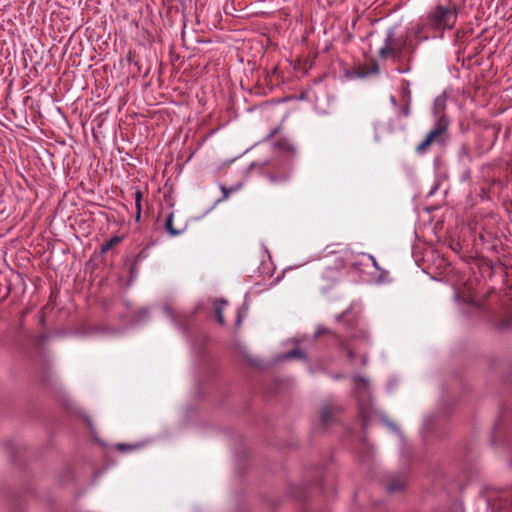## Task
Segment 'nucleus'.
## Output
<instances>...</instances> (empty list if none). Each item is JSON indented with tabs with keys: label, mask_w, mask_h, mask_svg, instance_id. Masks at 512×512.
I'll use <instances>...</instances> for the list:
<instances>
[{
	"label": "nucleus",
	"mask_w": 512,
	"mask_h": 512,
	"mask_svg": "<svg viewBox=\"0 0 512 512\" xmlns=\"http://www.w3.org/2000/svg\"><path fill=\"white\" fill-rule=\"evenodd\" d=\"M410 40L408 37L396 38L393 29H390L384 39V45L378 50V56L382 60L391 58L396 64V70L401 73L411 71V61L413 50L405 58L404 52L409 48Z\"/></svg>",
	"instance_id": "f257e3e1"
},
{
	"label": "nucleus",
	"mask_w": 512,
	"mask_h": 512,
	"mask_svg": "<svg viewBox=\"0 0 512 512\" xmlns=\"http://www.w3.org/2000/svg\"><path fill=\"white\" fill-rule=\"evenodd\" d=\"M458 17V6L448 0L435 5L426 16V27L443 32L454 28Z\"/></svg>",
	"instance_id": "f03ea898"
},
{
	"label": "nucleus",
	"mask_w": 512,
	"mask_h": 512,
	"mask_svg": "<svg viewBox=\"0 0 512 512\" xmlns=\"http://www.w3.org/2000/svg\"><path fill=\"white\" fill-rule=\"evenodd\" d=\"M444 102L441 99H436L434 105V113L436 117L433 128L426 135L424 140L416 147L418 154H424L432 144L443 145L447 138V130L449 127V120L443 113Z\"/></svg>",
	"instance_id": "7ed1b4c3"
},
{
	"label": "nucleus",
	"mask_w": 512,
	"mask_h": 512,
	"mask_svg": "<svg viewBox=\"0 0 512 512\" xmlns=\"http://www.w3.org/2000/svg\"><path fill=\"white\" fill-rule=\"evenodd\" d=\"M355 390L358 395L368 393L369 383L366 379L362 377H356L354 379Z\"/></svg>",
	"instance_id": "20e7f679"
},
{
	"label": "nucleus",
	"mask_w": 512,
	"mask_h": 512,
	"mask_svg": "<svg viewBox=\"0 0 512 512\" xmlns=\"http://www.w3.org/2000/svg\"><path fill=\"white\" fill-rule=\"evenodd\" d=\"M173 212H171L167 218H166V221H165V228H166V231L171 235V236H177V235H180L183 231V229H176L173 225Z\"/></svg>",
	"instance_id": "39448f33"
},
{
	"label": "nucleus",
	"mask_w": 512,
	"mask_h": 512,
	"mask_svg": "<svg viewBox=\"0 0 512 512\" xmlns=\"http://www.w3.org/2000/svg\"><path fill=\"white\" fill-rule=\"evenodd\" d=\"M241 187H242L241 183H238L235 186H232L230 188H227L224 185H220V189H221L223 195L220 199L217 200V203L227 200L231 193H234V192L240 190Z\"/></svg>",
	"instance_id": "423d86ee"
},
{
	"label": "nucleus",
	"mask_w": 512,
	"mask_h": 512,
	"mask_svg": "<svg viewBox=\"0 0 512 512\" xmlns=\"http://www.w3.org/2000/svg\"><path fill=\"white\" fill-rule=\"evenodd\" d=\"M226 305H227V301H225V300H217L214 303V310H215V314H216V317H217V321L221 325L225 324V320H224L223 315H222V310H223V308Z\"/></svg>",
	"instance_id": "0eeeda50"
},
{
	"label": "nucleus",
	"mask_w": 512,
	"mask_h": 512,
	"mask_svg": "<svg viewBox=\"0 0 512 512\" xmlns=\"http://www.w3.org/2000/svg\"><path fill=\"white\" fill-rule=\"evenodd\" d=\"M142 197H143V193L140 190H137L134 193L135 208H136V215H135L136 221H139L141 218Z\"/></svg>",
	"instance_id": "6e6552de"
},
{
	"label": "nucleus",
	"mask_w": 512,
	"mask_h": 512,
	"mask_svg": "<svg viewBox=\"0 0 512 512\" xmlns=\"http://www.w3.org/2000/svg\"><path fill=\"white\" fill-rule=\"evenodd\" d=\"M404 487V481L402 479H392L389 481L387 485V489L389 492H398L402 490Z\"/></svg>",
	"instance_id": "1a4fd4ad"
},
{
	"label": "nucleus",
	"mask_w": 512,
	"mask_h": 512,
	"mask_svg": "<svg viewBox=\"0 0 512 512\" xmlns=\"http://www.w3.org/2000/svg\"><path fill=\"white\" fill-rule=\"evenodd\" d=\"M459 158L463 162L470 163L472 161V155H471L470 148L468 147V145L463 144L461 146L460 151H459Z\"/></svg>",
	"instance_id": "9d476101"
},
{
	"label": "nucleus",
	"mask_w": 512,
	"mask_h": 512,
	"mask_svg": "<svg viewBox=\"0 0 512 512\" xmlns=\"http://www.w3.org/2000/svg\"><path fill=\"white\" fill-rule=\"evenodd\" d=\"M121 237L114 236L110 240H108L105 244H103L101 251L103 253L108 252L110 249H112L114 246L118 245L121 242Z\"/></svg>",
	"instance_id": "9b49d317"
},
{
	"label": "nucleus",
	"mask_w": 512,
	"mask_h": 512,
	"mask_svg": "<svg viewBox=\"0 0 512 512\" xmlns=\"http://www.w3.org/2000/svg\"><path fill=\"white\" fill-rule=\"evenodd\" d=\"M140 447L139 444H123L119 443L116 445V449L120 452H130Z\"/></svg>",
	"instance_id": "f8f14e48"
},
{
	"label": "nucleus",
	"mask_w": 512,
	"mask_h": 512,
	"mask_svg": "<svg viewBox=\"0 0 512 512\" xmlns=\"http://www.w3.org/2000/svg\"><path fill=\"white\" fill-rule=\"evenodd\" d=\"M321 421L323 424H328L332 419V410L329 407H325L321 411Z\"/></svg>",
	"instance_id": "ddd939ff"
},
{
	"label": "nucleus",
	"mask_w": 512,
	"mask_h": 512,
	"mask_svg": "<svg viewBox=\"0 0 512 512\" xmlns=\"http://www.w3.org/2000/svg\"><path fill=\"white\" fill-rule=\"evenodd\" d=\"M304 353L299 349H293L282 356V359L303 358Z\"/></svg>",
	"instance_id": "4468645a"
},
{
	"label": "nucleus",
	"mask_w": 512,
	"mask_h": 512,
	"mask_svg": "<svg viewBox=\"0 0 512 512\" xmlns=\"http://www.w3.org/2000/svg\"><path fill=\"white\" fill-rule=\"evenodd\" d=\"M424 27H426V23L425 24H417L414 28V36L416 38H418L419 40H427L428 39L427 35H422V31H423Z\"/></svg>",
	"instance_id": "2eb2a0df"
},
{
	"label": "nucleus",
	"mask_w": 512,
	"mask_h": 512,
	"mask_svg": "<svg viewBox=\"0 0 512 512\" xmlns=\"http://www.w3.org/2000/svg\"><path fill=\"white\" fill-rule=\"evenodd\" d=\"M407 99L404 107L400 110V115L403 117H408L410 115V92L407 90Z\"/></svg>",
	"instance_id": "dca6fc26"
},
{
	"label": "nucleus",
	"mask_w": 512,
	"mask_h": 512,
	"mask_svg": "<svg viewBox=\"0 0 512 512\" xmlns=\"http://www.w3.org/2000/svg\"><path fill=\"white\" fill-rule=\"evenodd\" d=\"M324 334H331V335H335V333H334V332H332L331 330H329V329H327V328H325V327H323V326H319V327L317 328V330L315 331V337H316V338H318V337H320V336H322V335H324Z\"/></svg>",
	"instance_id": "f3484780"
},
{
	"label": "nucleus",
	"mask_w": 512,
	"mask_h": 512,
	"mask_svg": "<svg viewBox=\"0 0 512 512\" xmlns=\"http://www.w3.org/2000/svg\"><path fill=\"white\" fill-rule=\"evenodd\" d=\"M363 256H366V257H367V259H368V260H370V261L372 262V264H373V266H374L375 268H377V269L379 268V267H378V263H377V261H376V259H375V257H374V256L369 255V254H367V255H366V254H363Z\"/></svg>",
	"instance_id": "a211bd4d"
},
{
	"label": "nucleus",
	"mask_w": 512,
	"mask_h": 512,
	"mask_svg": "<svg viewBox=\"0 0 512 512\" xmlns=\"http://www.w3.org/2000/svg\"><path fill=\"white\" fill-rule=\"evenodd\" d=\"M341 346L343 349H346L347 350V356L350 358V359H353L354 357V353L351 349L349 348H346L345 344L344 343H341Z\"/></svg>",
	"instance_id": "6ab92c4d"
},
{
	"label": "nucleus",
	"mask_w": 512,
	"mask_h": 512,
	"mask_svg": "<svg viewBox=\"0 0 512 512\" xmlns=\"http://www.w3.org/2000/svg\"><path fill=\"white\" fill-rule=\"evenodd\" d=\"M371 72L372 73H378L379 72V65L377 63H373V65L371 67Z\"/></svg>",
	"instance_id": "aec40b11"
},
{
	"label": "nucleus",
	"mask_w": 512,
	"mask_h": 512,
	"mask_svg": "<svg viewBox=\"0 0 512 512\" xmlns=\"http://www.w3.org/2000/svg\"><path fill=\"white\" fill-rule=\"evenodd\" d=\"M345 316H346V313H345V312H344V313H341V314L337 315L336 320H337V321H341Z\"/></svg>",
	"instance_id": "412c9836"
},
{
	"label": "nucleus",
	"mask_w": 512,
	"mask_h": 512,
	"mask_svg": "<svg viewBox=\"0 0 512 512\" xmlns=\"http://www.w3.org/2000/svg\"><path fill=\"white\" fill-rule=\"evenodd\" d=\"M268 178H269V181H270L271 183H275V182H277V178H276L275 176H273V175H269V177H268Z\"/></svg>",
	"instance_id": "4be33fe9"
},
{
	"label": "nucleus",
	"mask_w": 512,
	"mask_h": 512,
	"mask_svg": "<svg viewBox=\"0 0 512 512\" xmlns=\"http://www.w3.org/2000/svg\"><path fill=\"white\" fill-rule=\"evenodd\" d=\"M396 100L394 97H391V103H394L395 104Z\"/></svg>",
	"instance_id": "5701e85b"
}]
</instances>
